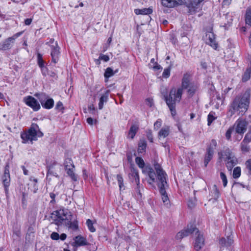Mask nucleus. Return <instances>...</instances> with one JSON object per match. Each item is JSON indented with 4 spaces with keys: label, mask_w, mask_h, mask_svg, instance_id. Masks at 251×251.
I'll return each instance as SVG.
<instances>
[{
    "label": "nucleus",
    "mask_w": 251,
    "mask_h": 251,
    "mask_svg": "<svg viewBox=\"0 0 251 251\" xmlns=\"http://www.w3.org/2000/svg\"><path fill=\"white\" fill-rule=\"evenodd\" d=\"M170 71H171V68H166L164 70V71L162 74V76L164 78H168L170 75Z\"/></svg>",
    "instance_id": "nucleus-40"
},
{
    "label": "nucleus",
    "mask_w": 251,
    "mask_h": 251,
    "mask_svg": "<svg viewBox=\"0 0 251 251\" xmlns=\"http://www.w3.org/2000/svg\"><path fill=\"white\" fill-rule=\"evenodd\" d=\"M170 133V127L168 126L162 127L158 132V137L159 139L165 138L168 136Z\"/></svg>",
    "instance_id": "nucleus-21"
},
{
    "label": "nucleus",
    "mask_w": 251,
    "mask_h": 251,
    "mask_svg": "<svg viewBox=\"0 0 251 251\" xmlns=\"http://www.w3.org/2000/svg\"><path fill=\"white\" fill-rule=\"evenodd\" d=\"M33 181L35 183H37V182H38L37 179H36V178H34L33 179Z\"/></svg>",
    "instance_id": "nucleus-64"
},
{
    "label": "nucleus",
    "mask_w": 251,
    "mask_h": 251,
    "mask_svg": "<svg viewBox=\"0 0 251 251\" xmlns=\"http://www.w3.org/2000/svg\"><path fill=\"white\" fill-rule=\"evenodd\" d=\"M195 117V115L194 113H191L190 119H193Z\"/></svg>",
    "instance_id": "nucleus-62"
},
{
    "label": "nucleus",
    "mask_w": 251,
    "mask_h": 251,
    "mask_svg": "<svg viewBox=\"0 0 251 251\" xmlns=\"http://www.w3.org/2000/svg\"><path fill=\"white\" fill-rule=\"evenodd\" d=\"M194 232H196V234L197 235L194 242V248L196 251H199L204 245V239L203 235L200 234L198 229L193 225H191L190 226H188L186 229L182 230L177 233L176 238L178 239H180Z\"/></svg>",
    "instance_id": "nucleus-3"
},
{
    "label": "nucleus",
    "mask_w": 251,
    "mask_h": 251,
    "mask_svg": "<svg viewBox=\"0 0 251 251\" xmlns=\"http://www.w3.org/2000/svg\"><path fill=\"white\" fill-rule=\"evenodd\" d=\"M198 88V87L197 85L192 83L191 85H190L187 88L188 89V93L190 95H193L196 91H197Z\"/></svg>",
    "instance_id": "nucleus-29"
},
{
    "label": "nucleus",
    "mask_w": 251,
    "mask_h": 251,
    "mask_svg": "<svg viewBox=\"0 0 251 251\" xmlns=\"http://www.w3.org/2000/svg\"><path fill=\"white\" fill-rule=\"evenodd\" d=\"M241 176V168L240 167H235L233 171V177L234 178H238Z\"/></svg>",
    "instance_id": "nucleus-32"
},
{
    "label": "nucleus",
    "mask_w": 251,
    "mask_h": 251,
    "mask_svg": "<svg viewBox=\"0 0 251 251\" xmlns=\"http://www.w3.org/2000/svg\"><path fill=\"white\" fill-rule=\"evenodd\" d=\"M99 59L100 60H102L105 62H107L109 60V56L108 55L104 54H100L99 57Z\"/></svg>",
    "instance_id": "nucleus-51"
},
{
    "label": "nucleus",
    "mask_w": 251,
    "mask_h": 251,
    "mask_svg": "<svg viewBox=\"0 0 251 251\" xmlns=\"http://www.w3.org/2000/svg\"><path fill=\"white\" fill-rule=\"evenodd\" d=\"M191 79V75L188 73H185L183 75L182 79L181 82V88L182 90L183 89H187L188 86L191 85L192 83H190Z\"/></svg>",
    "instance_id": "nucleus-18"
},
{
    "label": "nucleus",
    "mask_w": 251,
    "mask_h": 251,
    "mask_svg": "<svg viewBox=\"0 0 251 251\" xmlns=\"http://www.w3.org/2000/svg\"><path fill=\"white\" fill-rule=\"evenodd\" d=\"M37 60L39 66L42 68L44 66V61L42 58V55L39 53L37 54Z\"/></svg>",
    "instance_id": "nucleus-44"
},
{
    "label": "nucleus",
    "mask_w": 251,
    "mask_h": 251,
    "mask_svg": "<svg viewBox=\"0 0 251 251\" xmlns=\"http://www.w3.org/2000/svg\"><path fill=\"white\" fill-rule=\"evenodd\" d=\"M153 69L155 70H157L162 69V67L160 65L156 63L155 65L153 66Z\"/></svg>",
    "instance_id": "nucleus-55"
},
{
    "label": "nucleus",
    "mask_w": 251,
    "mask_h": 251,
    "mask_svg": "<svg viewBox=\"0 0 251 251\" xmlns=\"http://www.w3.org/2000/svg\"><path fill=\"white\" fill-rule=\"evenodd\" d=\"M3 98V95L2 93H0V100L2 99Z\"/></svg>",
    "instance_id": "nucleus-63"
},
{
    "label": "nucleus",
    "mask_w": 251,
    "mask_h": 251,
    "mask_svg": "<svg viewBox=\"0 0 251 251\" xmlns=\"http://www.w3.org/2000/svg\"><path fill=\"white\" fill-rule=\"evenodd\" d=\"M214 152L211 149H207L206 153L205 156L204 163L205 167H206L209 162L211 160Z\"/></svg>",
    "instance_id": "nucleus-23"
},
{
    "label": "nucleus",
    "mask_w": 251,
    "mask_h": 251,
    "mask_svg": "<svg viewBox=\"0 0 251 251\" xmlns=\"http://www.w3.org/2000/svg\"><path fill=\"white\" fill-rule=\"evenodd\" d=\"M22 169L23 170V173H24V175H28V170L24 166H22Z\"/></svg>",
    "instance_id": "nucleus-57"
},
{
    "label": "nucleus",
    "mask_w": 251,
    "mask_h": 251,
    "mask_svg": "<svg viewBox=\"0 0 251 251\" xmlns=\"http://www.w3.org/2000/svg\"><path fill=\"white\" fill-rule=\"evenodd\" d=\"M83 177L84 179H86L88 177L87 171L86 170H83Z\"/></svg>",
    "instance_id": "nucleus-58"
},
{
    "label": "nucleus",
    "mask_w": 251,
    "mask_h": 251,
    "mask_svg": "<svg viewBox=\"0 0 251 251\" xmlns=\"http://www.w3.org/2000/svg\"><path fill=\"white\" fill-rule=\"evenodd\" d=\"M233 237L231 235L227 236L226 238H222L219 240V244L222 247H228L233 243Z\"/></svg>",
    "instance_id": "nucleus-16"
},
{
    "label": "nucleus",
    "mask_w": 251,
    "mask_h": 251,
    "mask_svg": "<svg viewBox=\"0 0 251 251\" xmlns=\"http://www.w3.org/2000/svg\"><path fill=\"white\" fill-rule=\"evenodd\" d=\"M117 179L118 180L120 190H121L123 187L124 186L123 183V178L120 175H118L117 176Z\"/></svg>",
    "instance_id": "nucleus-38"
},
{
    "label": "nucleus",
    "mask_w": 251,
    "mask_h": 251,
    "mask_svg": "<svg viewBox=\"0 0 251 251\" xmlns=\"http://www.w3.org/2000/svg\"><path fill=\"white\" fill-rule=\"evenodd\" d=\"M154 169L157 175V179L159 181L158 185L161 195L162 200L165 204L169 203V198L166 194L165 189L168 186L166 182V174L162 170L159 164H154Z\"/></svg>",
    "instance_id": "nucleus-2"
},
{
    "label": "nucleus",
    "mask_w": 251,
    "mask_h": 251,
    "mask_svg": "<svg viewBox=\"0 0 251 251\" xmlns=\"http://www.w3.org/2000/svg\"><path fill=\"white\" fill-rule=\"evenodd\" d=\"M60 48L57 42H55L54 45L51 46V56L52 58V61L54 63H56L59 60L60 55L59 51Z\"/></svg>",
    "instance_id": "nucleus-13"
},
{
    "label": "nucleus",
    "mask_w": 251,
    "mask_h": 251,
    "mask_svg": "<svg viewBox=\"0 0 251 251\" xmlns=\"http://www.w3.org/2000/svg\"><path fill=\"white\" fill-rule=\"evenodd\" d=\"M55 108L56 110L63 112L64 107L63 106L62 102L60 101H58L55 105Z\"/></svg>",
    "instance_id": "nucleus-39"
},
{
    "label": "nucleus",
    "mask_w": 251,
    "mask_h": 251,
    "mask_svg": "<svg viewBox=\"0 0 251 251\" xmlns=\"http://www.w3.org/2000/svg\"><path fill=\"white\" fill-rule=\"evenodd\" d=\"M248 122L243 118L238 119L234 123L232 128L235 130L236 133L240 135L237 136L236 140L240 141L242 138L243 134L246 131Z\"/></svg>",
    "instance_id": "nucleus-8"
},
{
    "label": "nucleus",
    "mask_w": 251,
    "mask_h": 251,
    "mask_svg": "<svg viewBox=\"0 0 251 251\" xmlns=\"http://www.w3.org/2000/svg\"><path fill=\"white\" fill-rule=\"evenodd\" d=\"M66 234H65V233H62L61 234L60 236V238L61 240H64L66 239Z\"/></svg>",
    "instance_id": "nucleus-59"
},
{
    "label": "nucleus",
    "mask_w": 251,
    "mask_h": 251,
    "mask_svg": "<svg viewBox=\"0 0 251 251\" xmlns=\"http://www.w3.org/2000/svg\"><path fill=\"white\" fill-rule=\"evenodd\" d=\"M146 104L150 107L153 105V100L151 98H148L145 100Z\"/></svg>",
    "instance_id": "nucleus-50"
},
{
    "label": "nucleus",
    "mask_w": 251,
    "mask_h": 251,
    "mask_svg": "<svg viewBox=\"0 0 251 251\" xmlns=\"http://www.w3.org/2000/svg\"><path fill=\"white\" fill-rule=\"evenodd\" d=\"M245 165L247 169L248 170V173L250 175H251V159L247 160L245 163Z\"/></svg>",
    "instance_id": "nucleus-46"
},
{
    "label": "nucleus",
    "mask_w": 251,
    "mask_h": 251,
    "mask_svg": "<svg viewBox=\"0 0 251 251\" xmlns=\"http://www.w3.org/2000/svg\"><path fill=\"white\" fill-rule=\"evenodd\" d=\"M50 198L52 199L50 202L52 203H54L55 202V198L56 196V194L53 193H50Z\"/></svg>",
    "instance_id": "nucleus-52"
},
{
    "label": "nucleus",
    "mask_w": 251,
    "mask_h": 251,
    "mask_svg": "<svg viewBox=\"0 0 251 251\" xmlns=\"http://www.w3.org/2000/svg\"><path fill=\"white\" fill-rule=\"evenodd\" d=\"M182 94V88H178L177 90L175 88H173L171 90L169 96L165 98L166 103L173 116L175 115L176 113V103L180 100Z\"/></svg>",
    "instance_id": "nucleus-5"
},
{
    "label": "nucleus",
    "mask_w": 251,
    "mask_h": 251,
    "mask_svg": "<svg viewBox=\"0 0 251 251\" xmlns=\"http://www.w3.org/2000/svg\"><path fill=\"white\" fill-rule=\"evenodd\" d=\"M87 122L88 124L92 126L93 125L94 120L91 117L88 118L87 119Z\"/></svg>",
    "instance_id": "nucleus-53"
},
{
    "label": "nucleus",
    "mask_w": 251,
    "mask_h": 251,
    "mask_svg": "<svg viewBox=\"0 0 251 251\" xmlns=\"http://www.w3.org/2000/svg\"><path fill=\"white\" fill-rule=\"evenodd\" d=\"M2 181L5 188L8 187L10 181L8 165H6L5 167L4 175L2 176Z\"/></svg>",
    "instance_id": "nucleus-17"
},
{
    "label": "nucleus",
    "mask_w": 251,
    "mask_h": 251,
    "mask_svg": "<svg viewBox=\"0 0 251 251\" xmlns=\"http://www.w3.org/2000/svg\"><path fill=\"white\" fill-rule=\"evenodd\" d=\"M114 74V73L112 69L109 67L106 69L104 75L105 78H108L113 76Z\"/></svg>",
    "instance_id": "nucleus-36"
},
{
    "label": "nucleus",
    "mask_w": 251,
    "mask_h": 251,
    "mask_svg": "<svg viewBox=\"0 0 251 251\" xmlns=\"http://www.w3.org/2000/svg\"><path fill=\"white\" fill-rule=\"evenodd\" d=\"M74 170L75 166H74V167H72V168L69 167L65 169L67 174L71 177L72 180L74 181H76L77 180V176L74 173Z\"/></svg>",
    "instance_id": "nucleus-22"
},
{
    "label": "nucleus",
    "mask_w": 251,
    "mask_h": 251,
    "mask_svg": "<svg viewBox=\"0 0 251 251\" xmlns=\"http://www.w3.org/2000/svg\"><path fill=\"white\" fill-rule=\"evenodd\" d=\"M55 42H54V39H50L49 42H47L46 44L50 46V47H51V46L52 45H54Z\"/></svg>",
    "instance_id": "nucleus-54"
},
{
    "label": "nucleus",
    "mask_w": 251,
    "mask_h": 251,
    "mask_svg": "<svg viewBox=\"0 0 251 251\" xmlns=\"http://www.w3.org/2000/svg\"><path fill=\"white\" fill-rule=\"evenodd\" d=\"M162 4L167 7H174L183 3L182 0H161Z\"/></svg>",
    "instance_id": "nucleus-15"
},
{
    "label": "nucleus",
    "mask_w": 251,
    "mask_h": 251,
    "mask_svg": "<svg viewBox=\"0 0 251 251\" xmlns=\"http://www.w3.org/2000/svg\"><path fill=\"white\" fill-rule=\"evenodd\" d=\"M249 143H247L242 141L241 143L240 147L241 150L243 153H247L250 151V146L248 145Z\"/></svg>",
    "instance_id": "nucleus-28"
},
{
    "label": "nucleus",
    "mask_w": 251,
    "mask_h": 251,
    "mask_svg": "<svg viewBox=\"0 0 251 251\" xmlns=\"http://www.w3.org/2000/svg\"><path fill=\"white\" fill-rule=\"evenodd\" d=\"M215 117L213 115V114L210 113L207 117V121H208V125L210 126L212 122L215 120Z\"/></svg>",
    "instance_id": "nucleus-45"
},
{
    "label": "nucleus",
    "mask_w": 251,
    "mask_h": 251,
    "mask_svg": "<svg viewBox=\"0 0 251 251\" xmlns=\"http://www.w3.org/2000/svg\"><path fill=\"white\" fill-rule=\"evenodd\" d=\"M146 146L147 144L145 140H140L138 145V152L143 153L144 151H145Z\"/></svg>",
    "instance_id": "nucleus-30"
},
{
    "label": "nucleus",
    "mask_w": 251,
    "mask_h": 251,
    "mask_svg": "<svg viewBox=\"0 0 251 251\" xmlns=\"http://www.w3.org/2000/svg\"><path fill=\"white\" fill-rule=\"evenodd\" d=\"M231 2V0H224L223 2L225 4H229Z\"/></svg>",
    "instance_id": "nucleus-61"
},
{
    "label": "nucleus",
    "mask_w": 251,
    "mask_h": 251,
    "mask_svg": "<svg viewBox=\"0 0 251 251\" xmlns=\"http://www.w3.org/2000/svg\"><path fill=\"white\" fill-rule=\"evenodd\" d=\"M43 136V133L40 131L39 126L36 124H32L29 129L21 133L22 143L24 144L30 142L32 144L33 141H36L38 137Z\"/></svg>",
    "instance_id": "nucleus-4"
},
{
    "label": "nucleus",
    "mask_w": 251,
    "mask_h": 251,
    "mask_svg": "<svg viewBox=\"0 0 251 251\" xmlns=\"http://www.w3.org/2000/svg\"><path fill=\"white\" fill-rule=\"evenodd\" d=\"M109 91H106L100 98L99 102V109H102L103 107L104 103H106L108 99Z\"/></svg>",
    "instance_id": "nucleus-20"
},
{
    "label": "nucleus",
    "mask_w": 251,
    "mask_h": 251,
    "mask_svg": "<svg viewBox=\"0 0 251 251\" xmlns=\"http://www.w3.org/2000/svg\"><path fill=\"white\" fill-rule=\"evenodd\" d=\"M251 71L250 70H247L242 76L243 81H247L251 78Z\"/></svg>",
    "instance_id": "nucleus-35"
},
{
    "label": "nucleus",
    "mask_w": 251,
    "mask_h": 251,
    "mask_svg": "<svg viewBox=\"0 0 251 251\" xmlns=\"http://www.w3.org/2000/svg\"><path fill=\"white\" fill-rule=\"evenodd\" d=\"M233 128L232 127H230L228 129L226 133V137L227 140H229L231 138V135L232 131L233 130Z\"/></svg>",
    "instance_id": "nucleus-47"
},
{
    "label": "nucleus",
    "mask_w": 251,
    "mask_h": 251,
    "mask_svg": "<svg viewBox=\"0 0 251 251\" xmlns=\"http://www.w3.org/2000/svg\"><path fill=\"white\" fill-rule=\"evenodd\" d=\"M243 141L249 143L251 142V130H249L248 133L245 135Z\"/></svg>",
    "instance_id": "nucleus-43"
},
{
    "label": "nucleus",
    "mask_w": 251,
    "mask_h": 251,
    "mask_svg": "<svg viewBox=\"0 0 251 251\" xmlns=\"http://www.w3.org/2000/svg\"><path fill=\"white\" fill-rule=\"evenodd\" d=\"M251 92L247 90L236 96L229 105L228 115L232 116L236 112L243 115L248 110L250 103Z\"/></svg>",
    "instance_id": "nucleus-1"
},
{
    "label": "nucleus",
    "mask_w": 251,
    "mask_h": 251,
    "mask_svg": "<svg viewBox=\"0 0 251 251\" xmlns=\"http://www.w3.org/2000/svg\"><path fill=\"white\" fill-rule=\"evenodd\" d=\"M131 171V176L134 178L135 182L137 184V189H138L140 183V179L138 172L136 169L134 168L132 169Z\"/></svg>",
    "instance_id": "nucleus-25"
},
{
    "label": "nucleus",
    "mask_w": 251,
    "mask_h": 251,
    "mask_svg": "<svg viewBox=\"0 0 251 251\" xmlns=\"http://www.w3.org/2000/svg\"><path fill=\"white\" fill-rule=\"evenodd\" d=\"M64 166L65 169H66L67 168L71 167L72 168V167H74V164L73 163L72 160L70 158H67L65 159L64 161Z\"/></svg>",
    "instance_id": "nucleus-34"
},
{
    "label": "nucleus",
    "mask_w": 251,
    "mask_h": 251,
    "mask_svg": "<svg viewBox=\"0 0 251 251\" xmlns=\"http://www.w3.org/2000/svg\"><path fill=\"white\" fill-rule=\"evenodd\" d=\"M148 140L151 142H153V137H152V134L151 133H150V134H149L148 135Z\"/></svg>",
    "instance_id": "nucleus-60"
},
{
    "label": "nucleus",
    "mask_w": 251,
    "mask_h": 251,
    "mask_svg": "<svg viewBox=\"0 0 251 251\" xmlns=\"http://www.w3.org/2000/svg\"><path fill=\"white\" fill-rule=\"evenodd\" d=\"M35 96L38 98L43 107L50 109L53 106V100L49 98L45 93H36L35 94Z\"/></svg>",
    "instance_id": "nucleus-9"
},
{
    "label": "nucleus",
    "mask_w": 251,
    "mask_h": 251,
    "mask_svg": "<svg viewBox=\"0 0 251 251\" xmlns=\"http://www.w3.org/2000/svg\"><path fill=\"white\" fill-rule=\"evenodd\" d=\"M25 104L31 107L33 110L38 111L40 108V105L37 100L32 96H28L24 98Z\"/></svg>",
    "instance_id": "nucleus-12"
},
{
    "label": "nucleus",
    "mask_w": 251,
    "mask_h": 251,
    "mask_svg": "<svg viewBox=\"0 0 251 251\" xmlns=\"http://www.w3.org/2000/svg\"><path fill=\"white\" fill-rule=\"evenodd\" d=\"M22 34L23 32H18L13 35L12 37L8 38L1 45H0V49L6 50L10 49L12 46V44L14 42L15 39L20 36Z\"/></svg>",
    "instance_id": "nucleus-10"
},
{
    "label": "nucleus",
    "mask_w": 251,
    "mask_h": 251,
    "mask_svg": "<svg viewBox=\"0 0 251 251\" xmlns=\"http://www.w3.org/2000/svg\"><path fill=\"white\" fill-rule=\"evenodd\" d=\"M67 226L74 230H75L78 228V224L77 221H73L71 222V221H69L68 223H66L65 225Z\"/></svg>",
    "instance_id": "nucleus-31"
},
{
    "label": "nucleus",
    "mask_w": 251,
    "mask_h": 251,
    "mask_svg": "<svg viewBox=\"0 0 251 251\" xmlns=\"http://www.w3.org/2000/svg\"><path fill=\"white\" fill-rule=\"evenodd\" d=\"M139 127L138 126L135 125H132L129 130L127 137L131 139H133Z\"/></svg>",
    "instance_id": "nucleus-24"
},
{
    "label": "nucleus",
    "mask_w": 251,
    "mask_h": 251,
    "mask_svg": "<svg viewBox=\"0 0 251 251\" xmlns=\"http://www.w3.org/2000/svg\"><path fill=\"white\" fill-rule=\"evenodd\" d=\"M32 22V20L31 19H26L25 21V23L26 25H29Z\"/></svg>",
    "instance_id": "nucleus-56"
},
{
    "label": "nucleus",
    "mask_w": 251,
    "mask_h": 251,
    "mask_svg": "<svg viewBox=\"0 0 251 251\" xmlns=\"http://www.w3.org/2000/svg\"><path fill=\"white\" fill-rule=\"evenodd\" d=\"M218 155L220 159H225L226 166L229 171H231L237 163V158L229 149H226L223 152H219Z\"/></svg>",
    "instance_id": "nucleus-7"
},
{
    "label": "nucleus",
    "mask_w": 251,
    "mask_h": 251,
    "mask_svg": "<svg viewBox=\"0 0 251 251\" xmlns=\"http://www.w3.org/2000/svg\"><path fill=\"white\" fill-rule=\"evenodd\" d=\"M75 242L73 243V246L75 247L82 246L87 245V242L84 237L78 235L74 238Z\"/></svg>",
    "instance_id": "nucleus-19"
},
{
    "label": "nucleus",
    "mask_w": 251,
    "mask_h": 251,
    "mask_svg": "<svg viewBox=\"0 0 251 251\" xmlns=\"http://www.w3.org/2000/svg\"><path fill=\"white\" fill-rule=\"evenodd\" d=\"M142 172L144 174L148 175L150 180L148 182L150 184H152L155 180V174L153 170L150 166H147L142 170Z\"/></svg>",
    "instance_id": "nucleus-14"
},
{
    "label": "nucleus",
    "mask_w": 251,
    "mask_h": 251,
    "mask_svg": "<svg viewBox=\"0 0 251 251\" xmlns=\"http://www.w3.org/2000/svg\"><path fill=\"white\" fill-rule=\"evenodd\" d=\"M136 163L138 165L139 167L143 169L146 166H145V163L143 159L140 157H137L135 159Z\"/></svg>",
    "instance_id": "nucleus-33"
},
{
    "label": "nucleus",
    "mask_w": 251,
    "mask_h": 251,
    "mask_svg": "<svg viewBox=\"0 0 251 251\" xmlns=\"http://www.w3.org/2000/svg\"><path fill=\"white\" fill-rule=\"evenodd\" d=\"M220 177H221V179L222 180V181L223 183V185L225 187L226 186L227 183V180L226 178V175L223 172H221L220 173Z\"/></svg>",
    "instance_id": "nucleus-41"
},
{
    "label": "nucleus",
    "mask_w": 251,
    "mask_h": 251,
    "mask_svg": "<svg viewBox=\"0 0 251 251\" xmlns=\"http://www.w3.org/2000/svg\"><path fill=\"white\" fill-rule=\"evenodd\" d=\"M204 40L206 44L209 45L213 49H216L217 48V44L215 40V35L212 32V29L210 28L209 31L206 32L205 35L204 37Z\"/></svg>",
    "instance_id": "nucleus-11"
},
{
    "label": "nucleus",
    "mask_w": 251,
    "mask_h": 251,
    "mask_svg": "<svg viewBox=\"0 0 251 251\" xmlns=\"http://www.w3.org/2000/svg\"><path fill=\"white\" fill-rule=\"evenodd\" d=\"M245 22L247 25L251 26V8L249 7L246 10Z\"/></svg>",
    "instance_id": "nucleus-27"
},
{
    "label": "nucleus",
    "mask_w": 251,
    "mask_h": 251,
    "mask_svg": "<svg viewBox=\"0 0 251 251\" xmlns=\"http://www.w3.org/2000/svg\"><path fill=\"white\" fill-rule=\"evenodd\" d=\"M86 225L91 232H94L96 231V229L93 226V223L91 220L88 219L87 220Z\"/></svg>",
    "instance_id": "nucleus-37"
},
{
    "label": "nucleus",
    "mask_w": 251,
    "mask_h": 251,
    "mask_svg": "<svg viewBox=\"0 0 251 251\" xmlns=\"http://www.w3.org/2000/svg\"><path fill=\"white\" fill-rule=\"evenodd\" d=\"M217 146V142L216 140L213 139L211 140L210 145L207 149H211L213 150V152H214V151Z\"/></svg>",
    "instance_id": "nucleus-42"
},
{
    "label": "nucleus",
    "mask_w": 251,
    "mask_h": 251,
    "mask_svg": "<svg viewBox=\"0 0 251 251\" xmlns=\"http://www.w3.org/2000/svg\"><path fill=\"white\" fill-rule=\"evenodd\" d=\"M162 125V121L160 119L157 120L155 123L154 124V129L155 130H158Z\"/></svg>",
    "instance_id": "nucleus-48"
},
{
    "label": "nucleus",
    "mask_w": 251,
    "mask_h": 251,
    "mask_svg": "<svg viewBox=\"0 0 251 251\" xmlns=\"http://www.w3.org/2000/svg\"><path fill=\"white\" fill-rule=\"evenodd\" d=\"M50 238L52 240H58L59 238V235L58 233L53 232L51 234Z\"/></svg>",
    "instance_id": "nucleus-49"
},
{
    "label": "nucleus",
    "mask_w": 251,
    "mask_h": 251,
    "mask_svg": "<svg viewBox=\"0 0 251 251\" xmlns=\"http://www.w3.org/2000/svg\"><path fill=\"white\" fill-rule=\"evenodd\" d=\"M72 216L68 210L60 209L54 211L51 216V218L55 225L58 226L66 225L69 221L72 220Z\"/></svg>",
    "instance_id": "nucleus-6"
},
{
    "label": "nucleus",
    "mask_w": 251,
    "mask_h": 251,
    "mask_svg": "<svg viewBox=\"0 0 251 251\" xmlns=\"http://www.w3.org/2000/svg\"><path fill=\"white\" fill-rule=\"evenodd\" d=\"M152 9L151 8L135 9L134 12L136 15L139 14H149L152 13Z\"/></svg>",
    "instance_id": "nucleus-26"
}]
</instances>
